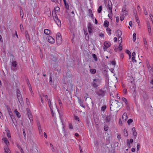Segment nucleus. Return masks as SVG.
Here are the masks:
<instances>
[{"label": "nucleus", "mask_w": 153, "mask_h": 153, "mask_svg": "<svg viewBox=\"0 0 153 153\" xmlns=\"http://www.w3.org/2000/svg\"><path fill=\"white\" fill-rule=\"evenodd\" d=\"M31 5L33 7L35 6V0H31Z\"/></svg>", "instance_id": "nucleus-32"}, {"label": "nucleus", "mask_w": 153, "mask_h": 153, "mask_svg": "<svg viewBox=\"0 0 153 153\" xmlns=\"http://www.w3.org/2000/svg\"><path fill=\"white\" fill-rule=\"evenodd\" d=\"M143 42H144V45L145 46V47L146 48L148 49L147 44V42L146 39L145 38H144L143 39Z\"/></svg>", "instance_id": "nucleus-27"}, {"label": "nucleus", "mask_w": 153, "mask_h": 153, "mask_svg": "<svg viewBox=\"0 0 153 153\" xmlns=\"http://www.w3.org/2000/svg\"><path fill=\"white\" fill-rule=\"evenodd\" d=\"M74 119L75 120H77L79 122H80L78 116H74Z\"/></svg>", "instance_id": "nucleus-47"}, {"label": "nucleus", "mask_w": 153, "mask_h": 153, "mask_svg": "<svg viewBox=\"0 0 153 153\" xmlns=\"http://www.w3.org/2000/svg\"><path fill=\"white\" fill-rule=\"evenodd\" d=\"M52 15L53 19L54 20V19H56L57 20H58V18L56 14V13L55 12H54V13H52Z\"/></svg>", "instance_id": "nucleus-25"}, {"label": "nucleus", "mask_w": 153, "mask_h": 153, "mask_svg": "<svg viewBox=\"0 0 153 153\" xmlns=\"http://www.w3.org/2000/svg\"><path fill=\"white\" fill-rule=\"evenodd\" d=\"M126 5H125L124 6V7H123L122 10V12L123 13V15H126L128 13V11L126 10Z\"/></svg>", "instance_id": "nucleus-12"}, {"label": "nucleus", "mask_w": 153, "mask_h": 153, "mask_svg": "<svg viewBox=\"0 0 153 153\" xmlns=\"http://www.w3.org/2000/svg\"><path fill=\"white\" fill-rule=\"evenodd\" d=\"M25 35L26 37V39H29V35L28 34V33L27 31H26L25 32Z\"/></svg>", "instance_id": "nucleus-50"}, {"label": "nucleus", "mask_w": 153, "mask_h": 153, "mask_svg": "<svg viewBox=\"0 0 153 153\" xmlns=\"http://www.w3.org/2000/svg\"><path fill=\"white\" fill-rule=\"evenodd\" d=\"M118 49L120 51H121L122 50V46L121 45V43H120L119 44Z\"/></svg>", "instance_id": "nucleus-43"}, {"label": "nucleus", "mask_w": 153, "mask_h": 153, "mask_svg": "<svg viewBox=\"0 0 153 153\" xmlns=\"http://www.w3.org/2000/svg\"><path fill=\"white\" fill-rule=\"evenodd\" d=\"M108 126L106 125L104 126V129L105 131H107L108 130Z\"/></svg>", "instance_id": "nucleus-55"}, {"label": "nucleus", "mask_w": 153, "mask_h": 153, "mask_svg": "<svg viewBox=\"0 0 153 153\" xmlns=\"http://www.w3.org/2000/svg\"><path fill=\"white\" fill-rule=\"evenodd\" d=\"M127 79L128 80V86L131 91H133L136 90V85L134 80L133 76H128Z\"/></svg>", "instance_id": "nucleus-1"}, {"label": "nucleus", "mask_w": 153, "mask_h": 153, "mask_svg": "<svg viewBox=\"0 0 153 153\" xmlns=\"http://www.w3.org/2000/svg\"><path fill=\"white\" fill-rule=\"evenodd\" d=\"M4 150L5 153H10L11 152L8 146H5L4 148Z\"/></svg>", "instance_id": "nucleus-18"}, {"label": "nucleus", "mask_w": 153, "mask_h": 153, "mask_svg": "<svg viewBox=\"0 0 153 153\" xmlns=\"http://www.w3.org/2000/svg\"><path fill=\"white\" fill-rule=\"evenodd\" d=\"M92 55L93 58L94 59V60L95 61H97V58L96 55L95 54H93Z\"/></svg>", "instance_id": "nucleus-46"}, {"label": "nucleus", "mask_w": 153, "mask_h": 153, "mask_svg": "<svg viewBox=\"0 0 153 153\" xmlns=\"http://www.w3.org/2000/svg\"><path fill=\"white\" fill-rule=\"evenodd\" d=\"M106 30L107 31L109 32L108 33V34L109 36L111 34V33L110 32L111 31V29L109 27H108L106 29Z\"/></svg>", "instance_id": "nucleus-40"}, {"label": "nucleus", "mask_w": 153, "mask_h": 153, "mask_svg": "<svg viewBox=\"0 0 153 153\" xmlns=\"http://www.w3.org/2000/svg\"><path fill=\"white\" fill-rule=\"evenodd\" d=\"M122 101L124 102L125 105H126L127 104V101L126 98L124 97H123L122 98Z\"/></svg>", "instance_id": "nucleus-35"}, {"label": "nucleus", "mask_w": 153, "mask_h": 153, "mask_svg": "<svg viewBox=\"0 0 153 153\" xmlns=\"http://www.w3.org/2000/svg\"><path fill=\"white\" fill-rule=\"evenodd\" d=\"M2 141L6 145V146H8L9 144V142L7 139L6 137H4L2 139Z\"/></svg>", "instance_id": "nucleus-14"}, {"label": "nucleus", "mask_w": 153, "mask_h": 153, "mask_svg": "<svg viewBox=\"0 0 153 153\" xmlns=\"http://www.w3.org/2000/svg\"><path fill=\"white\" fill-rule=\"evenodd\" d=\"M108 4H107V7L108 9L110 11L111 13H112V4L111 1H108Z\"/></svg>", "instance_id": "nucleus-10"}, {"label": "nucleus", "mask_w": 153, "mask_h": 153, "mask_svg": "<svg viewBox=\"0 0 153 153\" xmlns=\"http://www.w3.org/2000/svg\"><path fill=\"white\" fill-rule=\"evenodd\" d=\"M119 37H118V40L119 41H120V43H121V42H122V38L121 37H120V36H119Z\"/></svg>", "instance_id": "nucleus-58"}, {"label": "nucleus", "mask_w": 153, "mask_h": 153, "mask_svg": "<svg viewBox=\"0 0 153 153\" xmlns=\"http://www.w3.org/2000/svg\"><path fill=\"white\" fill-rule=\"evenodd\" d=\"M124 15H123L120 17V19L121 21H122L124 20Z\"/></svg>", "instance_id": "nucleus-60"}, {"label": "nucleus", "mask_w": 153, "mask_h": 153, "mask_svg": "<svg viewBox=\"0 0 153 153\" xmlns=\"http://www.w3.org/2000/svg\"><path fill=\"white\" fill-rule=\"evenodd\" d=\"M106 108V106L105 105L103 106L101 109V110L102 111H105Z\"/></svg>", "instance_id": "nucleus-51"}, {"label": "nucleus", "mask_w": 153, "mask_h": 153, "mask_svg": "<svg viewBox=\"0 0 153 153\" xmlns=\"http://www.w3.org/2000/svg\"><path fill=\"white\" fill-rule=\"evenodd\" d=\"M132 58H133V59H135V52H133L132 54Z\"/></svg>", "instance_id": "nucleus-57"}, {"label": "nucleus", "mask_w": 153, "mask_h": 153, "mask_svg": "<svg viewBox=\"0 0 153 153\" xmlns=\"http://www.w3.org/2000/svg\"><path fill=\"white\" fill-rule=\"evenodd\" d=\"M126 52L128 54L129 56H130L131 52L129 51H128V50H126Z\"/></svg>", "instance_id": "nucleus-64"}, {"label": "nucleus", "mask_w": 153, "mask_h": 153, "mask_svg": "<svg viewBox=\"0 0 153 153\" xmlns=\"http://www.w3.org/2000/svg\"><path fill=\"white\" fill-rule=\"evenodd\" d=\"M14 113L16 115L17 117L18 118H20L21 117V115L20 114L18 111L17 109H15L14 111Z\"/></svg>", "instance_id": "nucleus-19"}, {"label": "nucleus", "mask_w": 153, "mask_h": 153, "mask_svg": "<svg viewBox=\"0 0 153 153\" xmlns=\"http://www.w3.org/2000/svg\"><path fill=\"white\" fill-rule=\"evenodd\" d=\"M118 94L117 93H111L110 94V98L111 100L114 99V98Z\"/></svg>", "instance_id": "nucleus-16"}, {"label": "nucleus", "mask_w": 153, "mask_h": 153, "mask_svg": "<svg viewBox=\"0 0 153 153\" xmlns=\"http://www.w3.org/2000/svg\"><path fill=\"white\" fill-rule=\"evenodd\" d=\"M111 115H105V120L106 122L110 123L111 121Z\"/></svg>", "instance_id": "nucleus-11"}, {"label": "nucleus", "mask_w": 153, "mask_h": 153, "mask_svg": "<svg viewBox=\"0 0 153 153\" xmlns=\"http://www.w3.org/2000/svg\"><path fill=\"white\" fill-rule=\"evenodd\" d=\"M49 82L51 84H52V79L51 76L50 77Z\"/></svg>", "instance_id": "nucleus-62"}, {"label": "nucleus", "mask_w": 153, "mask_h": 153, "mask_svg": "<svg viewBox=\"0 0 153 153\" xmlns=\"http://www.w3.org/2000/svg\"><path fill=\"white\" fill-rule=\"evenodd\" d=\"M122 118L124 121H126L128 118L127 114L126 113H124L122 116Z\"/></svg>", "instance_id": "nucleus-22"}, {"label": "nucleus", "mask_w": 153, "mask_h": 153, "mask_svg": "<svg viewBox=\"0 0 153 153\" xmlns=\"http://www.w3.org/2000/svg\"><path fill=\"white\" fill-rule=\"evenodd\" d=\"M133 92V93L132 94V96L134 97L135 98L136 96V91L135 90L134 91H132Z\"/></svg>", "instance_id": "nucleus-45"}, {"label": "nucleus", "mask_w": 153, "mask_h": 153, "mask_svg": "<svg viewBox=\"0 0 153 153\" xmlns=\"http://www.w3.org/2000/svg\"><path fill=\"white\" fill-rule=\"evenodd\" d=\"M7 137L8 138H11V134L10 132H9L7 133Z\"/></svg>", "instance_id": "nucleus-52"}, {"label": "nucleus", "mask_w": 153, "mask_h": 153, "mask_svg": "<svg viewBox=\"0 0 153 153\" xmlns=\"http://www.w3.org/2000/svg\"><path fill=\"white\" fill-rule=\"evenodd\" d=\"M52 1L55 2V3H59V1H60V0H51Z\"/></svg>", "instance_id": "nucleus-63"}, {"label": "nucleus", "mask_w": 153, "mask_h": 153, "mask_svg": "<svg viewBox=\"0 0 153 153\" xmlns=\"http://www.w3.org/2000/svg\"><path fill=\"white\" fill-rule=\"evenodd\" d=\"M17 65V63L16 61H13L12 62V65L13 67H16Z\"/></svg>", "instance_id": "nucleus-33"}, {"label": "nucleus", "mask_w": 153, "mask_h": 153, "mask_svg": "<svg viewBox=\"0 0 153 153\" xmlns=\"http://www.w3.org/2000/svg\"><path fill=\"white\" fill-rule=\"evenodd\" d=\"M67 79H70L72 77V76L71 73L70 71H68L66 74V76Z\"/></svg>", "instance_id": "nucleus-20"}, {"label": "nucleus", "mask_w": 153, "mask_h": 153, "mask_svg": "<svg viewBox=\"0 0 153 153\" xmlns=\"http://www.w3.org/2000/svg\"><path fill=\"white\" fill-rule=\"evenodd\" d=\"M88 30L89 33H92V25L91 23L90 22L88 24Z\"/></svg>", "instance_id": "nucleus-15"}, {"label": "nucleus", "mask_w": 153, "mask_h": 153, "mask_svg": "<svg viewBox=\"0 0 153 153\" xmlns=\"http://www.w3.org/2000/svg\"><path fill=\"white\" fill-rule=\"evenodd\" d=\"M29 90L30 91L31 94V96L33 97L34 96L33 93V91L32 90V89L31 87H30L29 86Z\"/></svg>", "instance_id": "nucleus-37"}, {"label": "nucleus", "mask_w": 153, "mask_h": 153, "mask_svg": "<svg viewBox=\"0 0 153 153\" xmlns=\"http://www.w3.org/2000/svg\"><path fill=\"white\" fill-rule=\"evenodd\" d=\"M133 139H131L130 140V143L129 142H128V144H129V145L130 146V143H132L133 142Z\"/></svg>", "instance_id": "nucleus-61"}, {"label": "nucleus", "mask_w": 153, "mask_h": 153, "mask_svg": "<svg viewBox=\"0 0 153 153\" xmlns=\"http://www.w3.org/2000/svg\"><path fill=\"white\" fill-rule=\"evenodd\" d=\"M64 2V4L65 5V7L66 9H69V5L68 4H67L66 3V1H65V2Z\"/></svg>", "instance_id": "nucleus-44"}, {"label": "nucleus", "mask_w": 153, "mask_h": 153, "mask_svg": "<svg viewBox=\"0 0 153 153\" xmlns=\"http://www.w3.org/2000/svg\"><path fill=\"white\" fill-rule=\"evenodd\" d=\"M37 124L39 133L40 135L42 134V132L41 128V125L40 122L39 121H37Z\"/></svg>", "instance_id": "nucleus-7"}, {"label": "nucleus", "mask_w": 153, "mask_h": 153, "mask_svg": "<svg viewBox=\"0 0 153 153\" xmlns=\"http://www.w3.org/2000/svg\"><path fill=\"white\" fill-rule=\"evenodd\" d=\"M106 93V91L102 89L98 90L96 91L97 94L100 98L103 97L105 95Z\"/></svg>", "instance_id": "nucleus-3"}, {"label": "nucleus", "mask_w": 153, "mask_h": 153, "mask_svg": "<svg viewBox=\"0 0 153 153\" xmlns=\"http://www.w3.org/2000/svg\"><path fill=\"white\" fill-rule=\"evenodd\" d=\"M132 122L133 120L131 119H129L127 121V123L129 125Z\"/></svg>", "instance_id": "nucleus-49"}, {"label": "nucleus", "mask_w": 153, "mask_h": 153, "mask_svg": "<svg viewBox=\"0 0 153 153\" xmlns=\"http://www.w3.org/2000/svg\"><path fill=\"white\" fill-rule=\"evenodd\" d=\"M123 93L125 94H126L127 93V90L126 88H124L123 89Z\"/></svg>", "instance_id": "nucleus-59"}, {"label": "nucleus", "mask_w": 153, "mask_h": 153, "mask_svg": "<svg viewBox=\"0 0 153 153\" xmlns=\"http://www.w3.org/2000/svg\"><path fill=\"white\" fill-rule=\"evenodd\" d=\"M57 44L60 45L62 43V37L56 38Z\"/></svg>", "instance_id": "nucleus-17"}, {"label": "nucleus", "mask_w": 153, "mask_h": 153, "mask_svg": "<svg viewBox=\"0 0 153 153\" xmlns=\"http://www.w3.org/2000/svg\"><path fill=\"white\" fill-rule=\"evenodd\" d=\"M29 120H30V124L32 125L33 124L34 122L33 118V116L31 113L29 111Z\"/></svg>", "instance_id": "nucleus-13"}, {"label": "nucleus", "mask_w": 153, "mask_h": 153, "mask_svg": "<svg viewBox=\"0 0 153 153\" xmlns=\"http://www.w3.org/2000/svg\"><path fill=\"white\" fill-rule=\"evenodd\" d=\"M123 133L125 136L127 137L128 136V133L127 130L126 129H124L123 130Z\"/></svg>", "instance_id": "nucleus-30"}, {"label": "nucleus", "mask_w": 153, "mask_h": 153, "mask_svg": "<svg viewBox=\"0 0 153 153\" xmlns=\"http://www.w3.org/2000/svg\"><path fill=\"white\" fill-rule=\"evenodd\" d=\"M48 104L49 106L51 109V112L52 114V116L54 117V114L53 111V108L52 106L51 101L50 99L48 100Z\"/></svg>", "instance_id": "nucleus-8"}, {"label": "nucleus", "mask_w": 153, "mask_h": 153, "mask_svg": "<svg viewBox=\"0 0 153 153\" xmlns=\"http://www.w3.org/2000/svg\"><path fill=\"white\" fill-rule=\"evenodd\" d=\"M117 33L118 36H120L122 35V32L120 30H117Z\"/></svg>", "instance_id": "nucleus-36"}, {"label": "nucleus", "mask_w": 153, "mask_h": 153, "mask_svg": "<svg viewBox=\"0 0 153 153\" xmlns=\"http://www.w3.org/2000/svg\"><path fill=\"white\" fill-rule=\"evenodd\" d=\"M73 126L72 125V124L71 123H70L69 124V128L70 129H72L73 128Z\"/></svg>", "instance_id": "nucleus-54"}, {"label": "nucleus", "mask_w": 153, "mask_h": 153, "mask_svg": "<svg viewBox=\"0 0 153 153\" xmlns=\"http://www.w3.org/2000/svg\"><path fill=\"white\" fill-rule=\"evenodd\" d=\"M102 9V6H100L98 8L97 10L98 13H100L101 12V11Z\"/></svg>", "instance_id": "nucleus-34"}, {"label": "nucleus", "mask_w": 153, "mask_h": 153, "mask_svg": "<svg viewBox=\"0 0 153 153\" xmlns=\"http://www.w3.org/2000/svg\"><path fill=\"white\" fill-rule=\"evenodd\" d=\"M20 15L21 17L23 18L24 14L22 10L21 9H20Z\"/></svg>", "instance_id": "nucleus-39"}, {"label": "nucleus", "mask_w": 153, "mask_h": 153, "mask_svg": "<svg viewBox=\"0 0 153 153\" xmlns=\"http://www.w3.org/2000/svg\"><path fill=\"white\" fill-rule=\"evenodd\" d=\"M110 102L111 103L110 107L111 111H113L118 107H120L119 105H118L119 102L118 100L113 99L111 100Z\"/></svg>", "instance_id": "nucleus-2"}, {"label": "nucleus", "mask_w": 153, "mask_h": 153, "mask_svg": "<svg viewBox=\"0 0 153 153\" xmlns=\"http://www.w3.org/2000/svg\"><path fill=\"white\" fill-rule=\"evenodd\" d=\"M54 20L59 26L60 27L61 26V22L59 19L58 20H57L54 19Z\"/></svg>", "instance_id": "nucleus-24"}, {"label": "nucleus", "mask_w": 153, "mask_h": 153, "mask_svg": "<svg viewBox=\"0 0 153 153\" xmlns=\"http://www.w3.org/2000/svg\"><path fill=\"white\" fill-rule=\"evenodd\" d=\"M32 146L30 149V152L32 153H37L39 152L38 150V147L37 145L32 142Z\"/></svg>", "instance_id": "nucleus-4"}, {"label": "nucleus", "mask_w": 153, "mask_h": 153, "mask_svg": "<svg viewBox=\"0 0 153 153\" xmlns=\"http://www.w3.org/2000/svg\"><path fill=\"white\" fill-rule=\"evenodd\" d=\"M45 13L48 16L50 17L51 16V11L49 9H48L47 11L45 12Z\"/></svg>", "instance_id": "nucleus-23"}, {"label": "nucleus", "mask_w": 153, "mask_h": 153, "mask_svg": "<svg viewBox=\"0 0 153 153\" xmlns=\"http://www.w3.org/2000/svg\"><path fill=\"white\" fill-rule=\"evenodd\" d=\"M50 58L53 61L56 62L57 60V59L56 57L52 54L51 55Z\"/></svg>", "instance_id": "nucleus-21"}, {"label": "nucleus", "mask_w": 153, "mask_h": 153, "mask_svg": "<svg viewBox=\"0 0 153 153\" xmlns=\"http://www.w3.org/2000/svg\"><path fill=\"white\" fill-rule=\"evenodd\" d=\"M109 23V22L108 21L106 20L105 21L104 23V26L105 27H108V26Z\"/></svg>", "instance_id": "nucleus-29"}, {"label": "nucleus", "mask_w": 153, "mask_h": 153, "mask_svg": "<svg viewBox=\"0 0 153 153\" xmlns=\"http://www.w3.org/2000/svg\"><path fill=\"white\" fill-rule=\"evenodd\" d=\"M100 81L98 79H94L92 83V85L94 88L97 87L100 84Z\"/></svg>", "instance_id": "nucleus-5"}, {"label": "nucleus", "mask_w": 153, "mask_h": 153, "mask_svg": "<svg viewBox=\"0 0 153 153\" xmlns=\"http://www.w3.org/2000/svg\"><path fill=\"white\" fill-rule=\"evenodd\" d=\"M47 39L48 42L51 43H53L55 42L54 39L50 36H48L47 37Z\"/></svg>", "instance_id": "nucleus-9"}, {"label": "nucleus", "mask_w": 153, "mask_h": 153, "mask_svg": "<svg viewBox=\"0 0 153 153\" xmlns=\"http://www.w3.org/2000/svg\"><path fill=\"white\" fill-rule=\"evenodd\" d=\"M61 37H62V36L60 33H57L56 36V38H59Z\"/></svg>", "instance_id": "nucleus-42"}, {"label": "nucleus", "mask_w": 153, "mask_h": 153, "mask_svg": "<svg viewBox=\"0 0 153 153\" xmlns=\"http://www.w3.org/2000/svg\"><path fill=\"white\" fill-rule=\"evenodd\" d=\"M136 39V34L135 33H134L133 34V40L135 42Z\"/></svg>", "instance_id": "nucleus-38"}, {"label": "nucleus", "mask_w": 153, "mask_h": 153, "mask_svg": "<svg viewBox=\"0 0 153 153\" xmlns=\"http://www.w3.org/2000/svg\"><path fill=\"white\" fill-rule=\"evenodd\" d=\"M44 33L47 35H49L50 33V30L48 29H45L44 30Z\"/></svg>", "instance_id": "nucleus-28"}, {"label": "nucleus", "mask_w": 153, "mask_h": 153, "mask_svg": "<svg viewBox=\"0 0 153 153\" xmlns=\"http://www.w3.org/2000/svg\"><path fill=\"white\" fill-rule=\"evenodd\" d=\"M23 134L24 135V137H25V139H26V134L25 133V129H23Z\"/></svg>", "instance_id": "nucleus-53"}, {"label": "nucleus", "mask_w": 153, "mask_h": 153, "mask_svg": "<svg viewBox=\"0 0 153 153\" xmlns=\"http://www.w3.org/2000/svg\"><path fill=\"white\" fill-rule=\"evenodd\" d=\"M17 98L20 103H21V102H22L23 100L22 98L21 94L20 91L18 89L17 90Z\"/></svg>", "instance_id": "nucleus-6"}, {"label": "nucleus", "mask_w": 153, "mask_h": 153, "mask_svg": "<svg viewBox=\"0 0 153 153\" xmlns=\"http://www.w3.org/2000/svg\"><path fill=\"white\" fill-rule=\"evenodd\" d=\"M90 71L92 74H94L96 72V70L95 69H91Z\"/></svg>", "instance_id": "nucleus-41"}, {"label": "nucleus", "mask_w": 153, "mask_h": 153, "mask_svg": "<svg viewBox=\"0 0 153 153\" xmlns=\"http://www.w3.org/2000/svg\"><path fill=\"white\" fill-rule=\"evenodd\" d=\"M133 131V134L134 136H136L137 135V132L135 130V127H133L132 129Z\"/></svg>", "instance_id": "nucleus-31"}, {"label": "nucleus", "mask_w": 153, "mask_h": 153, "mask_svg": "<svg viewBox=\"0 0 153 153\" xmlns=\"http://www.w3.org/2000/svg\"><path fill=\"white\" fill-rule=\"evenodd\" d=\"M54 9H55V11H57V12H58L60 10V8L58 7H55Z\"/></svg>", "instance_id": "nucleus-56"}, {"label": "nucleus", "mask_w": 153, "mask_h": 153, "mask_svg": "<svg viewBox=\"0 0 153 153\" xmlns=\"http://www.w3.org/2000/svg\"><path fill=\"white\" fill-rule=\"evenodd\" d=\"M104 45L106 47H109L111 46V43L110 42H105L104 43Z\"/></svg>", "instance_id": "nucleus-26"}, {"label": "nucleus", "mask_w": 153, "mask_h": 153, "mask_svg": "<svg viewBox=\"0 0 153 153\" xmlns=\"http://www.w3.org/2000/svg\"><path fill=\"white\" fill-rule=\"evenodd\" d=\"M137 13H136V14L135 15V17L136 19L137 22L138 24L139 23V21L137 16Z\"/></svg>", "instance_id": "nucleus-48"}]
</instances>
